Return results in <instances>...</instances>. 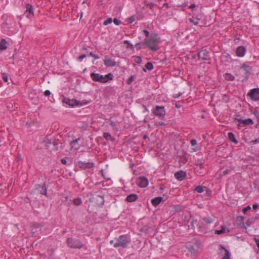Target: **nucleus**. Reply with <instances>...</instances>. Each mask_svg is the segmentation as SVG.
<instances>
[{
	"label": "nucleus",
	"mask_w": 259,
	"mask_h": 259,
	"mask_svg": "<svg viewBox=\"0 0 259 259\" xmlns=\"http://www.w3.org/2000/svg\"><path fill=\"white\" fill-rule=\"evenodd\" d=\"M195 7V4L194 3V4H191L190 6H189V9H194V8Z\"/></svg>",
	"instance_id": "obj_63"
},
{
	"label": "nucleus",
	"mask_w": 259,
	"mask_h": 259,
	"mask_svg": "<svg viewBox=\"0 0 259 259\" xmlns=\"http://www.w3.org/2000/svg\"><path fill=\"white\" fill-rule=\"evenodd\" d=\"M250 143L255 144L259 143V138L256 139L254 140H252L250 142Z\"/></svg>",
	"instance_id": "obj_50"
},
{
	"label": "nucleus",
	"mask_w": 259,
	"mask_h": 259,
	"mask_svg": "<svg viewBox=\"0 0 259 259\" xmlns=\"http://www.w3.org/2000/svg\"><path fill=\"white\" fill-rule=\"evenodd\" d=\"M240 116L239 114L236 115L235 121H237L239 123L237 124V127L240 129L242 127L249 126L253 124V121L251 118L242 119V118H238Z\"/></svg>",
	"instance_id": "obj_5"
},
{
	"label": "nucleus",
	"mask_w": 259,
	"mask_h": 259,
	"mask_svg": "<svg viewBox=\"0 0 259 259\" xmlns=\"http://www.w3.org/2000/svg\"><path fill=\"white\" fill-rule=\"evenodd\" d=\"M226 227L225 226H221V229L219 230H215V234L218 235H221L225 232Z\"/></svg>",
	"instance_id": "obj_32"
},
{
	"label": "nucleus",
	"mask_w": 259,
	"mask_h": 259,
	"mask_svg": "<svg viewBox=\"0 0 259 259\" xmlns=\"http://www.w3.org/2000/svg\"><path fill=\"white\" fill-rule=\"evenodd\" d=\"M87 57V55L85 54H82L78 57V61H81L82 59L85 58Z\"/></svg>",
	"instance_id": "obj_47"
},
{
	"label": "nucleus",
	"mask_w": 259,
	"mask_h": 259,
	"mask_svg": "<svg viewBox=\"0 0 259 259\" xmlns=\"http://www.w3.org/2000/svg\"><path fill=\"white\" fill-rule=\"evenodd\" d=\"M77 165L81 169H85L87 168H91L94 166V163L90 162H82L79 161L77 162Z\"/></svg>",
	"instance_id": "obj_9"
},
{
	"label": "nucleus",
	"mask_w": 259,
	"mask_h": 259,
	"mask_svg": "<svg viewBox=\"0 0 259 259\" xmlns=\"http://www.w3.org/2000/svg\"><path fill=\"white\" fill-rule=\"evenodd\" d=\"M145 67L148 70H151L153 69V65L151 62H149L146 64Z\"/></svg>",
	"instance_id": "obj_33"
},
{
	"label": "nucleus",
	"mask_w": 259,
	"mask_h": 259,
	"mask_svg": "<svg viewBox=\"0 0 259 259\" xmlns=\"http://www.w3.org/2000/svg\"><path fill=\"white\" fill-rule=\"evenodd\" d=\"M197 228L199 232L202 233L206 232V229L204 224L202 222L199 221L197 224Z\"/></svg>",
	"instance_id": "obj_26"
},
{
	"label": "nucleus",
	"mask_w": 259,
	"mask_h": 259,
	"mask_svg": "<svg viewBox=\"0 0 259 259\" xmlns=\"http://www.w3.org/2000/svg\"><path fill=\"white\" fill-rule=\"evenodd\" d=\"M20 161H22V158L20 154H18L16 159V161L19 162Z\"/></svg>",
	"instance_id": "obj_51"
},
{
	"label": "nucleus",
	"mask_w": 259,
	"mask_h": 259,
	"mask_svg": "<svg viewBox=\"0 0 259 259\" xmlns=\"http://www.w3.org/2000/svg\"><path fill=\"white\" fill-rule=\"evenodd\" d=\"M143 32L146 37H149V32L147 30H144Z\"/></svg>",
	"instance_id": "obj_59"
},
{
	"label": "nucleus",
	"mask_w": 259,
	"mask_h": 259,
	"mask_svg": "<svg viewBox=\"0 0 259 259\" xmlns=\"http://www.w3.org/2000/svg\"><path fill=\"white\" fill-rule=\"evenodd\" d=\"M135 78V76L134 75H131L127 80L126 83L128 84H130L132 83L133 81L134 78Z\"/></svg>",
	"instance_id": "obj_38"
},
{
	"label": "nucleus",
	"mask_w": 259,
	"mask_h": 259,
	"mask_svg": "<svg viewBox=\"0 0 259 259\" xmlns=\"http://www.w3.org/2000/svg\"><path fill=\"white\" fill-rule=\"evenodd\" d=\"M104 63L106 67H113L116 65V63L114 60L110 59L107 56L105 57L104 60Z\"/></svg>",
	"instance_id": "obj_20"
},
{
	"label": "nucleus",
	"mask_w": 259,
	"mask_h": 259,
	"mask_svg": "<svg viewBox=\"0 0 259 259\" xmlns=\"http://www.w3.org/2000/svg\"><path fill=\"white\" fill-rule=\"evenodd\" d=\"M246 52V48L243 46H240L237 48L235 53L237 56L242 57L245 55Z\"/></svg>",
	"instance_id": "obj_15"
},
{
	"label": "nucleus",
	"mask_w": 259,
	"mask_h": 259,
	"mask_svg": "<svg viewBox=\"0 0 259 259\" xmlns=\"http://www.w3.org/2000/svg\"><path fill=\"white\" fill-rule=\"evenodd\" d=\"M89 56L94 58L95 59H98L99 58V57L97 55L94 54L92 52L90 53Z\"/></svg>",
	"instance_id": "obj_46"
},
{
	"label": "nucleus",
	"mask_w": 259,
	"mask_h": 259,
	"mask_svg": "<svg viewBox=\"0 0 259 259\" xmlns=\"http://www.w3.org/2000/svg\"><path fill=\"white\" fill-rule=\"evenodd\" d=\"M186 172L183 170H179L175 174V177L179 181H182L186 179Z\"/></svg>",
	"instance_id": "obj_17"
},
{
	"label": "nucleus",
	"mask_w": 259,
	"mask_h": 259,
	"mask_svg": "<svg viewBox=\"0 0 259 259\" xmlns=\"http://www.w3.org/2000/svg\"><path fill=\"white\" fill-rule=\"evenodd\" d=\"M34 190L37 191L40 194L48 197L47 188L45 183H44L42 185L40 184L35 185Z\"/></svg>",
	"instance_id": "obj_8"
},
{
	"label": "nucleus",
	"mask_w": 259,
	"mask_h": 259,
	"mask_svg": "<svg viewBox=\"0 0 259 259\" xmlns=\"http://www.w3.org/2000/svg\"><path fill=\"white\" fill-rule=\"evenodd\" d=\"M159 39L160 38L157 35H153L150 36L149 38L144 39V44L150 50L156 51L159 49L157 46Z\"/></svg>",
	"instance_id": "obj_1"
},
{
	"label": "nucleus",
	"mask_w": 259,
	"mask_h": 259,
	"mask_svg": "<svg viewBox=\"0 0 259 259\" xmlns=\"http://www.w3.org/2000/svg\"><path fill=\"white\" fill-rule=\"evenodd\" d=\"M138 198V197L137 195L135 194H132L126 197V200L128 202H133L135 201Z\"/></svg>",
	"instance_id": "obj_25"
},
{
	"label": "nucleus",
	"mask_w": 259,
	"mask_h": 259,
	"mask_svg": "<svg viewBox=\"0 0 259 259\" xmlns=\"http://www.w3.org/2000/svg\"><path fill=\"white\" fill-rule=\"evenodd\" d=\"M72 201L73 204L76 206H79L82 203V200L80 198L73 199Z\"/></svg>",
	"instance_id": "obj_31"
},
{
	"label": "nucleus",
	"mask_w": 259,
	"mask_h": 259,
	"mask_svg": "<svg viewBox=\"0 0 259 259\" xmlns=\"http://www.w3.org/2000/svg\"><path fill=\"white\" fill-rule=\"evenodd\" d=\"M228 137L229 140L235 144H237L238 141L235 139L234 134L232 132H229L228 134Z\"/></svg>",
	"instance_id": "obj_27"
},
{
	"label": "nucleus",
	"mask_w": 259,
	"mask_h": 259,
	"mask_svg": "<svg viewBox=\"0 0 259 259\" xmlns=\"http://www.w3.org/2000/svg\"><path fill=\"white\" fill-rule=\"evenodd\" d=\"M112 21H113L114 23L116 25H119L121 23V21L117 18H114Z\"/></svg>",
	"instance_id": "obj_43"
},
{
	"label": "nucleus",
	"mask_w": 259,
	"mask_h": 259,
	"mask_svg": "<svg viewBox=\"0 0 259 259\" xmlns=\"http://www.w3.org/2000/svg\"><path fill=\"white\" fill-rule=\"evenodd\" d=\"M130 241V238L127 235H122L118 237L117 241L114 244V246L115 247L121 246L122 248H126Z\"/></svg>",
	"instance_id": "obj_3"
},
{
	"label": "nucleus",
	"mask_w": 259,
	"mask_h": 259,
	"mask_svg": "<svg viewBox=\"0 0 259 259\" xmlns=\"http://www.w3.org/2000/svg\"><path fill=\"white\" fill-rule=\"evenodd\" d=\"M112 22V19L111 18H108L104 22L103 24L104 25H107L111 23Z\"/></svg>",
	"instance_id": "obj_39"
},
{
	"label": "nucleus",
	"mask_w": 259,
	"mask_h": 259,
	"mask_svg": "<svg viewBox=\"0 0 259 259\" xmlns=\"http://www.w3.org/2000/svg\"><path fill=\"white\" fill-rule=\"evenodd\" d=\"M110 125L112 127H115L116 125V123L113 121H110Z\"/></svg>",
	"instance_id": "obj_60"
},
{
	"label": "nucleus",
	"mask_w": 259,
	"mask_h": 259,
	"mask_svg": "<svg viewBox=\"0 0 259 259\" xmlns=\"http://www.w3.org/2000/svg\"><path fill=\"white\" fill-rule=\"evenodd\" d=\"M152 113L156 116H158L161 119H163L165 116V110L164 107L156 105L152 110Z\"/></svg>",
	"instance_id": "obj_6"
},
{
	"label": "nucleus",
	"mask_w": 259,
	"mask_h": 259,
	"mask_svg": "<svg viewBox=\"0 0 259 259\" xmlns=\"http://www.w3.org/2000/svg\"><path fill=\"white\" fill-rule=\"evenodd\" d=\"M248 97L252 101H258L259 100V88H254L250 90L247 94Z\"/></svg>",
	"instance_id": "obj_7"
},
{
	"label": "nucleus",
	"mask_w": 259,
	"mask_h": 259,
	"mask_svg": "<svg viewBox=\"0 0 259 259\" xmlns=\"http://www.w3.org/2000/svg\"><path fill=\"white\" fill-rule=\"evenodd\" d=\"M224 77L227 80L233 81L235 79V77L229 73H226L224 75Z\"/></svg>",
	"instance_id": "obj_29"
},
{
	"label": "nucleus",
	"mask_w": 259,
	"mask_h": 259,
	"mask_svg": "<svg viewBox=\"0 0 259 259\" xmlns=\"http://www.w3.org/2000/svg\"><path fill=\"white\" fill-rule=\"evenodd\" d=\"M195 191L198 192V193H202L203 192V188L201 186H196L194 189Z\"/></svg>",
	"instance_id": "obj_34"
},
{
	"label": "nucleus",
	"mask_w": 259,
	"mask_h": 259,
	"mask_svg": "<svg viewBox=\"0 0 259 259\" xmlns=\"http://www.w3.org/2000/svg\"><path fill=\"white\" fill-rule=\"evenodd\" d=\"M66 242L68 246L72 248L80 249L83 246V244L79 240L73 238H67Z\"/></svg>",
	"instance_id": "obj_4"
},
{
	"label": "nucleus",
	"mask_w": 259,
	"mask_h": 259,
	"mask_svg": "<svg viewBox=\"0 0 259 259\" xmlns=\"http://www.w3.org/2000/svg\"><path fill=\"white\" fill-rule=\"evenodd\" d=\"M203 221L206 223L208 224H211L213 222L212 219L210 217L208 218H203L202 219Z\"/></svg>",
	"instance_id": "obj_36"
},
{
	"label": "nucleus",
	"mask_w": 259,
	"mask_h": 259,
	"mask_svg": "<svg viewBox=\"0 0 259 259\" xmlns=\"http://www.w3.org/2000/svg\"><path fill=\"white\" fill-rule=\"evenodd\" d=\"M44 95L47 97L51 95V92L49 90H46L44 92Z\"/></svg>",
	"instance_id": "obj_56"
},
{
	"label": "nucleus",
	"mask_w": 259,
	"mask_h": 259,
	"mask_svg": "<svg viewBox=\"0 0 259 259\" xmlns=\"http://www.w3.org/2000/svg\"><path fill=\"white\" fill-rule=\"evenodd\" d=\"M223 250H224L225 251V255L222 257V259H230V253L229 250L227 248H226L225 247H224L223 245H220L218 253L219 254H221L222 253Z\"/></svg>",
	"instance_id": "obj_16"
},
{
	"label": "nucleus",
	"mask_w": 259,
	"mask_h": 259,
	"mask_svg": "<svg viewBox=\"0 0 259 259\" xmlns=\"http://www.w3.org/2000/svg\"><path fill=\"white\" fill-rule=\"evenodd\" d=\"M90 202H95L97 201V204H103L104 202V197L99 195H97L90 199Z\"/></svg>",
	"instance_id": "obj_14"
},
{
	"label": "nucleus",
	"mask_w": 259,
	"mask_h": 259,
	"mask_svg": "<svg viewBox=\"0 0 259 259\" xmlns=\"http://www.w3.org/2000/svg\"><path fill=\"white\" fill-rule=\"evenodd\" d=\"M103 137L107 140H110L113 141L115 138L111 136V134L109 133H104Z\"/></svg>",
	"instance_id": "obj_28"
},
{
	"label": "nucleus",
	"mask_w": 259,
	"mask_h": 259,
	"mask_svg": "<svg viewBox=\"0 0 259 259\" xmlns=\"http://www.w3.org/2000/svg\"><path fill=\"white\" fill-rule=\"evenodd\" d=\"M52 144L54 146L53 151H61L64 147V144L59 142L58 140H53Z\"/></svg>",
	"instance_id": "obj_10"
},
{
	"label": "nucleus",
	"mask_w": 259,
	"mask_h": 259,
	"mask_svg": "<svg viewBox=\"0 0 259 259\" xmlns=\"http://www.w3.org/2000/svg\"><path fill=\"white\" fill-rule=\"evenodd\" d=\"M258 205L257 204H253L252 205V208L254 210L258 208Z\"/></svg>",
	"instance_id": "obj_61"
},
{
	"label": "nucleus",
	"mask_w": 259,
	"mask_h": 259,
	"mask_svg": "<svg viewBox=\"0 0 259 259\" xmlns=\"http://www.w3.org/2000/svg\"><path fill=\"white\" fill-rule=\"evenodd\" d=\"M193 18L195 19L196 21H197L199 22V21L201 19V17H199V16H195V14H193Z\"/></svg>",
	"instance_id": "obj_49"
},
{
	"label": "nucleus",
	"mask_w": 259,
	"mask_h": 259,
	"mask_svg": "<svg viewBox=\"0 0 259 259\" xmlns=\"http://www.w3.org/2000/svg\"><path fill=\"white\" fill-rule=\"evenodd\" d=\"M9 44L5 38L1 39L0 41V51H5L8 48Z\"/></svg>",
	"instance_id": "obj_21"
},
{
	"label": "nucleus",
	"mask_w": 259,
	"mask_h": 259,
	"mask_svg": "<svg viewBox=\"0 0 259 259\" xmlns=\"http://www.w3.org/2000/svg\"><path fill=\"white\" fill-rule=\"evenodd\" d=\"M90 77L95 82L105 83L107 82L109 80H112L113 75L111 73H109L105 75H103L99 73L92 72L90 74Z\"/></svg>",
	"instance_id": "obj_2"
},
{
	"label": "nucleus",
	"mask_w": 259,
	"mask_h": 259,
	"mask_svg": "<svg viewBox=\"0 0 259 259\" xmlns=\"http://www.w3.org/2000/svg\"><path fill=\"white\" fill-rule=\"evenodd\" d=\"M253 114L257 117L259 118V114L256 110V109H254L253 112Z\"/></svg>",
	"instance_id": "obj_53"
},
{
	"label": "nucleus",
	"mask_w": 259,
	"mask_h": 259,
	"mask_svg": "<svg viewBox=\"0 0 259 259\" xmlns=\"http://www.w3.org/2000/svg\"><path fill=\"white\" fill-rule=\"evenodd\" d=\"M254 241L255 242L256 246H257L258 248L259 249V238H254Z\"/></svg>",
	"instance_id": "obj_55"
},
{
	"label": "nucleus",
	"mask_w": 259,
	"mask_h": 259,
	"mask_svg": "<svg viewBox=\"0 0 259 259\" xmlns=\"http://www.w3.org/2000/svg\"><path fill=\"white\" fill-rule=\"evenodd\" d=\"M254 220H259V214H257L254 218Z\"/></svg>",
	"instance_id": "obj_64"
},
{
	"label": "nucleus",
	"mask_w": 259,
	"mask_h": 259,
	"mask_svg": "<svg viewBox=\"0 0 259 259\" xmlns=\"http://www.w3.org/2000/svg\"><path fill=\"white\" fill-rule=\"evenodd\" d=\"M236 223L237 226L240 228H243L245 227L244 225V218L243 217H237L236 218Z\"/></svg>",
	"instance_id": "obj_23"
},
{
	"label": "nucleus",
	"mask_w": 259,
	"mask_h": 259,
	"mask_svg": "<svg viewBox=\"0 0 259 259\" xmlns=\"http://www.w3.org/2000/svg\"><path fill=\"white\" fill-rule=\"evenodd\" d=\"M163 201V197H156L151 200V203L154 206H158L160 203Z\"/></svg>",
	"instance_id": "obj_22"
},
{
	"label": "nucleus",
	"mask_w": 259,
	"mask_h": 259,
	"mask_svg": "<svg viewBox=\"0 0 259 259\" xmlns=\"http://www.w3.org/2000/svg\"><path fill=\"white\" fill-rule=\"evenodd\" d=\"M141 44H142L141 42H139V43H137L135 45V47L137 48V50H139L141 49Z\"/></svg>",
	"instance_id": "obj_52"
},
{
	"label": "nucleus",
	"mask_w": 259,
	"mask_h": 259,
	"mask_svg": "<svg viewBox=\"0 0 259 259\" xmlns=\"http://www.w3.org/2000/svg\"><path fill=\"white\" fill-rule=\"evenodd\" d=\"M54 139H51L49 138V136H47L44 140L43 142L46 143V146L49 147V145L52 144V142Z\"/></svg>",
	"instance_id": "obj_30"
},
{
	"label": "nucleus",
	"mask_w": 259,
	"mask_h": 259,
	"mask_svg": "<svg viewBox=\"0 0 259 259\" xmlns=\"http://www.w3.org/2000/svg\"><path fill=\"white\" fill-rule=\"evenodd\" d=\"M135 61L137 64H140L142 63V58L140 56H136Z\"/></svg>",
	"instance_id": "obj_40"
},
{
	"label": "nucleus",
	"mask_w": 259,
	"mask_h": 259,
	"mask_svg": "<svg viewBox=\"0 0 259 259\" xmlns=\"http://www.w3.org/2000/svg\"><path fill=\"white\" fill-rule=\"evenodd\" d=\"M182 95V93H178V94H175L173 95V98L175 99L178 98L179 97H180Z\"/></svg>",
	"instance_id": "obj_54"
},
{
	"label": "nucleus",
	"mask_w": 259,
	"mask_h": 259,
	"mask_svg": "<svg viewBox=\"0 0 259 259\" xmlns=\"http://www.w3.org/2000/svg\"><path fill=\"white\" fill-rule=\"evenodd\" d=\"M189 21L192 23L193 24L195 25H197L199 23V22L197 21H196V20L195 19H193V18H189Z\"/></svg>",
	"instance_id": "obj_42"
},
{
	"label": "nucleus",
	"mask_w": 259,
	"mask_h": 259,
	"mask_svg": "<svg viewBox=\"0 0 259 259\" xmlns=\"http://www.w3.org/2000/svg\"><path fill=\"white\" fill-rule=\"evenodd\" d=\"M197 144V141L195 139H193L192 140H191V144L192 146H195Z\"/></svg>",
	"instance_id": "obj_57"
},
{
	"label": "nucleus",
	"mask_w": 259,
	"mask_h": 259,
	"mask_svg": "<svg viewBox=\"0 0 259 259\" xmlns=\"http://www.w3.org/2000/svg\"><path fill=\"white\" fill-rule=\"evenodd\" d=\"M146 6L147 7H148L150 10H152L154 6V4L151 2L147 4Z\"/></svg>",
	"instance_id": "obj_48"
},
{
	"label": "nucleus",
	"mask_w": 259,
	"mask_h": 259,
	"mask_svg": "<svg viewBox=\"0 0 259 259\" xmlns=\"http://www.w3.org/2000/svg\"><path fill=\"white\" fill-rule=\"evenodd\" d=\"M63 102L68 105L70 106L74 107L75 105H78V101L75 99H70L67 98H64Z\"/></svg>",
	"instance_id": "obj_19"
},
{
	"label": "nucleus",
	"mask_w": 259,
	"mask_h": 259,
	"mask_svg": "<svg viewBox=\"0 0 259 259\" xmlns=\"http://www.w3.org/2000/svg\"><path fill=\"white\" fill-rule=\"evenodd\" d=\"M251 209V207L249 205L247 206L246 207L243 208L242 211L244 214L246 213V212L248 210H249Z\"/></svg>",
	"instance_id": "obj_44"
},
{
	"label": "nucleus",
	"mask_w": 259,
	"mask_h": 259,
	"mask_svg": "<svg viewBox=\"0 0 259 259\" xmlns=\"http://www.w3.org/2000/svg\"><path fill=\"white\" fill-rule=\"evenodd\" d=\"M137 184L141 188H145L148 185V180L145 177H140L138 180Z\"/></svg>",
	"instance_id": "obj_12"
},
{
	"label": "nucleus",
	"mask_w": 259,
	"mask_h": 259,
	"mask_svg": "<svg viewBox=\"0 0 259 259\" xmlns=\"http://www.w3.org/2000/svg\"><path fill=\"white\" fill-rule=\"evenodd\" d=\"M197 223V220H195L194 218H192L191 221L190 222V225L188 226V227H191V228H193L194 227V224Z\"/></svg>",
	"instance_id": "obj_37"
},
{
	"label": "nucleus",
	"mask_w": 259,
	"mask_h": 259,
	"mask_svg": "<svg viewBox=\"0 0 259 259\" xmlns=\"http://www.w3.org/2000/svg\"><path fill=\"white\" fill-rule=\"evenodd\" d=\"M61 163L64 165H67V161L66 158H62L61 160Z\"/></svg>",
	"instance_id": "obj_58"
},
{
	"label": "nucleus",
	"mask_w": 259,
	"mask_h": 259,
	"mask_svg": "<svg viewBox=\"0 0 259 259\" xmlns=\"http://www.w3.org/2000/svg\"><path fill=\"white\" fill-rule=\"evenodd\" d=\"M229 171H230V170H229V169H226L224 170L223 171V175H227V174L229 172Z\"/></svg>",
	"instance_id": "obj_62"
},
{
	"label": "nucleus",
	"mask_w": 259,
	"mask_h": 259,
	"mask_svg": "<svg viewBox=\"0 0 259 259\" xmlns=\"http://www.w3.org/2000/svg\"><path fill=\"white\" fill-rule=\"evenodd\" d=\"M197 56L202 60H209L210 59L208 52L206 50H203L199 52L197 54Z\"/></svg>",
	"instance_id": "obj_13"
},
{
	"label": "nucleus",
	"mask_w": 259,
	"mask_h": 259,
	"mask_svg": "<svg viewBox=\"0 0 259 259\" xmlns=\"http://www.w3.org/2000/svg\"><path fill=\"white\" fill-rule=\"evenodd\" d=\"M241 68L243 69L245 71L244 74L245 77V80H247L249 76L252 73V67L250 66L247 65L245 63H243L242 65Z\"/></svg>",
	"instance_id": "obj_11"
},
{
	"label": "nucleus",
	"mask_w": 259,
	"mask_h": 259,
	"mask_svg": "<svg viewBox=\"0 0 259 259\" xmlns=\"http://www.w3.org/2000/svg\"><path fill=\"white\" fill-rule=\"evenodd\" d=\"M135 17L134 16H132L128 18V22L129 23L131 24L135 21Z\"/></svg>",
	"instance_id": "obj_45"
},
{
	"label": "nucleus",
	"mask_w": 259,
	"mask_h": 259,
	"mask_svg": "<svg viewBox=\"0 0 259 259\" xmlns=\"http://www.w3.org/2000/svg\"><path fill=\"white\" fill-rule=\"evenodd\" d=\"M187 249L188 250V253H186V255L188 254V256H190V259L194 257L196 253V250L194 247L192 245H189L187 246Z\"/></svg>",
	"instance_id": "obj_18"
},
{
	"label": "nucleus",
	"mask_w": 259,
	"mask_h": 259,
	"mask_svg": "<svg viewBox=\"0 0 259 259\" xmlns=\"http://www.w3.org/2000/svg\"><path fill=\"white\" fill-rule=\"evenodd\" d=\"M2 78L4 82H7L8 81V76L5 72L2 73Z\"/></svg>",
	"instance_id": "obj_35"
},
{
	"label": "nucleus",
	"mask_w": 259,
	"mask_h": 259,
	"mask_svg": "<svg viewBox=\"0 0 259 259\" xmlns=\"http://www.w3.org/2000/svg\"><path fill=\"white\" fill-rule=\"evenodd\" d=\"M26 12L29 13V14L27 15V16H26L27 17H30L31 16H33L34 15L33 14V6L29 4H27L26 5Z\"/></svg>",
	"instance_id": "obj_24"
},
{
	"label": "nucleus",
	"mask_w": 259,
	"mask_h": 259,
	"mask_svg": "<svg viewBox=\"0 0 259 259\" xmlns=\"http://www.w3.org/2000/svg\"><path fill=\"white\" fill-rule=\"evenodd\" d=\"M80 140V139H76L75 140H73L71 142V146L72 147H73L75 146V144L77 143L78 141Z\"/></svg>",
	"instance_id": "obj_41"
}]
</instances>
